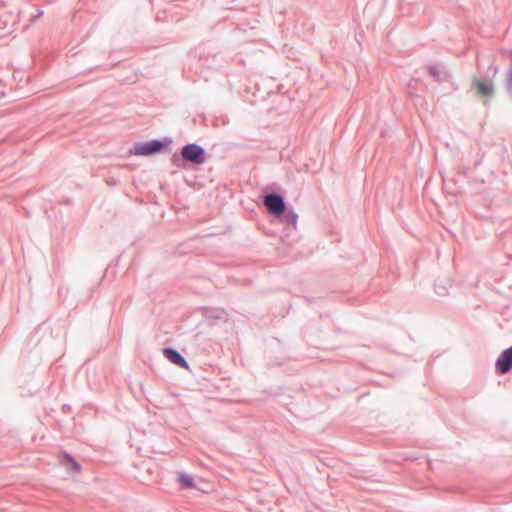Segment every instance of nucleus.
Returning a JSON list of instances; mask_svg holds the SVG:
<instances>
[{"label": "nucleus", "mask_w": 512, "mask_h": 512, "mask_svg": "<svg viewBox=\"0 0 512 512\" xmlns=\"http://www.w3.org/2000/svg\"><path fill=\"white\" fill-rule=\"evenodd\" d=\"M179 483L187 489H193L195 488V482L193 478L185 473H181L178 478Z\"/></svg>", "instance_id": "obj_9"}, {"label": "nucleus", "mask_w": 512, "mask_h": 512, "mask_svg": "<svg viewBox=\"0 0 512 512\" xmlns=\"http://www.w3.org/2000/svg\"><path fill=\"white\" fill-rule=\"evenodd\" d=\"M263 204L274 217H280L286 210L284 197L279 193H267L263 196Z\"/></svg>", "instance_id": "obj_4"}, {"label": "nucleus", "mask_w": 512, "mask_h": 512, "mask_svg": "<svg viewBox=\"0 0 512 512\" xmlns=\"http://www.w3.org/2000/svg\"><path fill=\"white\" fill-rule=\"evenodd\" d=\"M43 12L40 11L37 15L33 16L32 21H36L38 18L42 16Z\"/></svg>", "instance_id": "obj_12"}, {"label": "nucleus", "mask_w": 512, "mask_h": 512, "mask_svg": "<svg viewBox=\"0 0 512 512\" xmlns=\"http://www.w3.org/2000/svg\"><path fill=\"white\" fill-rule=\"evenodd\" d=\"M496 372L500 375L512 370V345L502 351L495 363Z\"/></svg>", "instance_id": "obj_5"}, {"label": "nucleus", "mask_w": 512, "mask_h": 512, "mask_svg": "<svg viewBox=\"0 0 512 512\" xmlns=\"http://www.w3.org/2000/svg\"><path fill=\"white\" fill-rule=\"evenodd\" d=\"M163 355L173 364L189 369V364L186 359L180 354V352L172 347H166L163 349Z\"/></svg>", "instance_id": "obj_6"}, {"label": "nucleus", "mask_w": 512, "mask_h": 512, "mask_svg": "<svg viewBox=\"0 0 512 512\" xmlns=\"http://www.w3.org/2000/svg\"><path fill=\"white\" fill-rule=\"evenodd\" d=\"M286 218L288 223H291L294 226L296 225L298 216L295 213L291 212L286 216Z\"/></svg>", "instance_id": "obj_10"}, {"label": "nucleus", "mask_w": 512, "mask_h": 512, "mask_svg": "<svg viewBox=\"0 0 512 512\" xmlns=\"http://www.w3.org/2000/svg\"><path fill=\"white\" fill-rule=\"evenodd\" d=\"M499 68L495 64H491L484 74L473 75L471 78V89L475 95L487 105L495 95L494 78L498 74Z\"/></svg>", "instance_id": "obj_2"}, {"label": "nucleus", "mask_w": 512, "mask_h": 512, "mask_svg": "<svg viewBox=\"0 0 512 512\" xmlns=\"http://www.w3.org/2000/svg\"><path fill=\"white\" fill-rule=\"evenodd\" d=\"M59 463L69 472L76 473L81 469L80 464L76 461V459L67 452H62L59 455Z\"/></svg>", "instance_id": "obj_7"}, {"label": "nucleus", "mask_w": 512, "mask_h": 512, "mask_svg": "<svg viewBox=\"0 0 512 512\" xmlns=\"http://www.w3.org/2000/svg\"><path fill=\"white\" fill-rule=\"evenodd\" d=\"M430 75L435 78L438 82L447 81L450 77L449 73L445 70L444 67L433 65L429 67Z\"/></svg>", "instance_id": "obj_8"}, {"label": "nucleus", "mask_w": 512, "mask_h": 512, "mask_svg": "<svg viewBox=\"0 0 512 512\" xmlns=\"http://www.w3.org/2000/svg\"><path fill=\"white\" fill-rule=\"evenodd\" d=\"M435 291L437 294L444 296L446 294V288L445 287H439L435 286Z\"/></svg>", "instance_id": "obj_11"}, {"label": "nucleus", "mask_w": 512, "mask_h": 512, "mask_svg": "<svg viewBox=\"0 0 512 512\" xmlns=\"http://www.w3.org/2000/svg\"><path fill=\"white\" fill-rule=\"evenodd\" d=\"M207 161L205 149L197 143H188L184 145L179 153L171 156L172 164L181 169L198 167Z\"/></svg>", "instance_id": "obj_1"}, {"label": "nucleus", "mask_w": 512, "mask_h": 512, "mask_svg": "<svg viewBox=\"0 0 512 512\" xmlns=\"http://www.w3.org/2000/svg\"><path fill=\"white\" fill-rule=\"evenodd\" d=\"M171 143L172 139L169 137L164 139H153L147 142H138L135 143L129 152L133 155L151 156L166 151Z\"/></svg>", "instance_id": "obj_3"}]
</instances>
